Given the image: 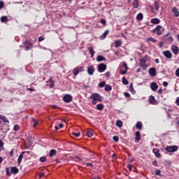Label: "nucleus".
Segmentation results:
<instances>
[{
    "instance_id": "6e6d98bb",
    "label": "nucleus",
    "mask_w": 179,
    "mask_h": 179,
    "mask_svg": "<svg viewBox=\"0 0 179 179\" xmlns=\"http://www.w3.org/2000/svg\"><path fill=\"white\" fill-rule=\"evenodd\" d=\"M124 96H125V97H127V99H129V97H131V94L128 92H124Z\"/></svg>"
},
{
    "instance_id": "f257e3e1",
    "label": "nucleus",
    "mask_w": 179,
    "mask_h": 179,
    "mask_svg": "<svg viewBox=\"0 0 179 179\" xmlns=\"http://www.w3.org/2000/svg\"><path fill=\"white\" fill-rule=\"evenodd\" d=\"M90 99H92V103L94 104V106H96V104H97V101H103V96H101L100 94L98 93H93L90 96Z\"/></svg>"
},
{
    "instance_id": "f03ea898",
    "label": "nucleus",
    "mask_w": 179,
    "mask_h": 179,
    "mask_svg": "<svg viewBox=\"0 0 179 179\" xmlns=\"http://www.w3.org/2000/svg\"><path fill=\"white\" fill-rule=\"evenodd\" d=\"M163 31H164V28H163V27H162V25L157 26L152 30V32L157 33V36H162V34H163Z\"/></svg>"
},
{
    "instance_id": "9d476101",
    "label": "nucleus",
    "mask_w": 179,
    "mask_h": 179,
    "mask_svg": "<svg viewBox=\"0 0 179 179\" xmlns=\"http://www.w3.org/2000/svg\"><path fill=\"white\" fill-rule=\"evenodd\" d=\"M171 51L175 54V55H178L179 53V48L178 46L173 45L171 46Z\"/></svg>"
},
{
    "instance_id": "c85d7f7f",
    "label": "nucleus",
    "mask_w": 179,
    "mask_h": 179,
    "mask_svg": "<svg viewBox=\"0 0 179 179\" xmlns=\"http://www.w3.org/2000/svg\"><path fill=\"white\" fill-rule=\"evenodd\" d=\"M96 110H99V111H101L102 110H104V105L103 103H99L96 105Z\"/></svg>"
},
{
    "instance_id": "a211bd4d",
    "label": "nucleus",
    "mask_w": 179,
    "mask_h": 179,
    "mask_svg": "<svg viewBox=\"0 0 179 179\" xmlns=\"http://www.w3.org/2000/svg\"><path fill=\"white\" fill-rule=\"evenodd\" d=\"M172 12H173V16L175 17H178V16H179V11H178V9L177 8L174 7L173 8V10H172Z\"/></svg>"
},
{
    "instance_id": "bb28decb",
    "label": "nucleus",
    "mask_w": 179,
    "mask_h": 179,
    "mask_svg": "<svg viewBox=\"0 0 179 179\" xmlns=\"http://www.w3.org/2000/svg\"><path fill=\"white\" fill-rule=\"evenodd\" d=\"M133 7L134 9H138V8H139V1H138V0H134L133 1Z\"/></svg>"
},
{
    "instance_id": "69168bd1",
    "label": "nucleus",
    "mask_w": 179,
    "mask_h": 179,
    "mask_svg": "<svg viewBox=\"0 0 179 179\" xmlns=\"http://www.w3.org/2000/svg\"><path fill=\"white\" fill-rule=\"evenodd\" d=\"M13 152H14L13 150H10V157H13Z\"/></svg>"
},
{
    "instance_id": "49530a36",
    "label": "nucleus",
    "mask_w": 179,
    "mask_h": 179,
    "mask_svg": "<svg viewBox=\"0 0 179 179\" xmlns=\"http://www.w3.org/2000/svg\"><path fill=\"white\" fill-rule=\"evenodd\" d=\"M3 145H5V143H3L2 140H0V148L2 149V150H5V148H3Z\"/></svg>"
},
{
    "instance_id": "864d4df0",
    "label": "nucleus",
    "mask_w": 179,
    "mask_h": 179,
    "mask_svg": "<svg viewBox=\"0 0 179 179\" xmlns=\"http://www.w3.org/2000/svg\"><path fill=\"white\" fill-rule=\"evenodd\" d=\"M38 176H39V178H43V177L45 176V173H43V172L39 173Z\"/></svg>"
},
{
    "instance_id": "c03bdc74",
    "label": "nucleus",
    "mask_w": 179,
    "mask_h": 179,
    "mask_svg": "<svg viewBox=\"0 0 179 179\" xmlns=\"http://www.w3.org/2000/svg\"><path fill=\"white\" fill-rule=\"evenodd\" d=\"M40 162H41V163H45V162H47V157H41L40 158Z\"/></svg>"
},
{
    "instance_id": "4468645a",
    "label": "nucleus",
    "mask_w": 179,
    "mask_h": 179,
    "mask_svg": "<svg viewBox=\"0 0 179 179\" xmlns=\"http://www.w3.org/2000/svg\"><path fill=\"white\" fill-rule=\"evenodd\" d=\"M163 54L166 58H173V54H171L170 50H166L163 52Z\"/></svg>"
},
{
    "instance_id": "a18cd8bd",
    "label": "nucleus",
    "mask_w": 179,
    "mask_h": 179,
    "mask_svg": "<svg viewBox=\"0 0 179 179\" xmlns=\"http://www.w3.org/2000/svg\"><path fill=\"white\" fill-rule=\"evenodd\" d=\"M127 71H128V69H127L125 70H122V67H121V69H120L121 75H125V73H127Z\"/></svg>"
},
{
    "instance_id": "72a5a7b5",
    "label": "nucleus",
    "mask_w": 179,
    "mask_h": 179,
    "mask_svg": "<svg viewBox=\"0 0 179 179\" xmlns=\"http://www.w3.org/2000/svg\"><path fill=\"white\" fill-rule=\"evenodd\" d=\"M108 33H110V31L108 30L105 31V32L101 36V38L102 40H104V38H106L107 36H108Z\"/></svg>"
},
{
    "instance_id": "e2e57ef3",
    "label": "nucleus",
    "mask_w": 179,
    "mask_h": 179,
    "mask_svg": "<svg viewBox=\"0 0 179 179\" xmlns=\"http://www.w3.org/2000/svg\"><path fill=\"white\" fill-rule=\"evenodd\" d=\"M176 76H178V78H179V68L176 71Z\"/></svg>"
},
{
    "instance_id": "6ab92c4d",
    "label": "nucleus",
    "mask_w": 179,
    "mask_h": 179,
    "mask_svg": "<svg viewBox=\"0 0 179 179\" xmlns=\"http://www.w3.org/2000/svg\"><path fill=\"white\" fill-rule=\"evenodd\" d=\"M85 134L88 138H92V136H93V130L88 129L85 131Z\"/></svg>"
},
{
    "instance_id": "0eeeda50",
    "label": "nucleus",
    "mask_w": 179,
    "mask_h": 179,
    "mask_svg": "<svg viewBox=\"0 0 179 179\" xmlns=\"http://www.w3.org/2000/svg\"><path fill=\"white\" fill-rule=\"evenodd\" d=\"M72 99L73 97L71 94H65L63 96V101H64V103H71V101H72Z\"/></svg>"
},
{
    "instance_id": "de8ad7c7",
    "label": "nucleus",
    "mask_w": 179,
    "mask_h": 179,
    "mask_svg": "<svg viewBox=\"0 0 179 179\" xmlns=\"http://www.w3.org/2000/svg\"><path fill=\"white\" fill-rule=\"evenodd\" d=\"M6 176H8V177H10V176H12V173H10V171H9V168H7L6 169Z\"/></svg>"
},
{
    "instance_id": "20e7f679",
    "label": "nucleus",
    "mask_w": 179,
    "mask_h": 179,
    "mask_svg": "<svg viewBox=\"0 0 179 179\" xmlns=\"http://www.w3.org/2000/svg\"><path fill=\"white\" fill-rule=\"evenodd\" d=\"M165 150H166V152H169V153H173L178 150V146L177 145L166 146L165 148Z\"/></svg>"
},
{
    "instance_id": "dca6fc26",
    "label": "nucleus",
    "mask_w": 179,
    "mask_h": 179,
    "mask_svg": "<svg viewBox=\"0 0 179 179\" xmlns=\"http://www.w3.org/2000/svg\"><path fill=\"white\" fill-rule=\"evenodd\" d=\"M11 174H17L19 173V169L16 166H13L10 168Z\"/></svg>"
},
{
    "instance_id": "58836bf2",
    "label": "nucleus",
    "mask_w": 179,
    "mask_h": 179,
    "mask_svg": "<svg viewBox=\"0 0 179 179\" xmlns=\"http://www.w3.org/2000/svg\"><path fill=\"white\" fill-rule=\"evenodd\" d=\"M122 82L123 85H128L129 83V82H128V80H127V78L125 77H123L122 78Z\"/></svg>"
},
{
    "instance_id": "f3484780",
    "label": "nucleus",
    "mask_w": 179,
    "mask_h": 179,
    "mask_svg": "<svg viewBox=\"0 0 179 179\" xmlns=\"http://www.w3.org/2000/svg\"><path fill=\"white\" fill-rule=\"evenodd\" d=\"M87 73H89V75H93V73H94V66H90V67H88Z\"/></svg>"
},
{
    "instance_id": "ea45409f",
    "label": "nucleus",
    "mask_w": 179,
    "mask_h": 179,
    "mask_svg": "<svg viewBox=\"0 0 179 179\" xmlns=\"http://www.w3.org/2000/svg\"><path fill=\"white\" fill-rule=\"evenodd\" d=\"M13 130L15 131H20V126H19V124L14 125Z\"/></svg>"
},
{
    "instance_id": "c9c22d12",
    "label": "nucleus",
    "mask_w": 179,
    "mask_h": 179,
    "mask_svg": "<svg viewBox=\"0 0 179 179\" xmlns=\"http://www.w3.org/2000/svg\"><path fill=\"white\" fill-rule=\"evenodd\" d=\"M1 22H2V23H6V22H8V16H2L1 17Z\"/></svg>"
},
{
    "instance_id": "473e14b6",
    "label": "nucleus",
    "mask_w": 179,
    "mask_h": 179,
    "mask_svg": "<svg viewBox=\"0 0 179 179\" xmlns=\"http://www.w3.org/2000/svg\"><path fill=\"white\" fill-rule=\"evenodd\" d=\"M129 90H130L131 93H132V94H136V91H135V90L134 89V84H132V83H130Z\"/></svg>"
},
{
    "instance_id": "5fc2aeb1",
    "label": "nucleus",
    "mask_w": 179,
    "mask_h": 179,
    "mask_svg": "<svg viewBox=\"0 0 179 179\" xmlns=\"http://www.w3.org/2000/svg\"><path fill=\"white\" fill-rule=\"evenodd\" d=\"M38 40L39 42H41V41H44L45 40V38L43 36H39L38 38Z\"/></svg>"
},
{
    "instance_id": "a19ab883",
    "label": "nucleus",
    "mask_w": 179,
    "mask_h": 179,
    "mask_svg": "<svg viewBox=\"0 0 179 179\" xmlns=\"http://www.w3.org/2000/svg\"><path fill=\"white\" fill-rule=\"evenodd\" d=\"M155 176H159V177H162V176L163 175L162 174V171H160V170L157 169L155 171Z\"/></svg>"
},
{
    "instance_id": "0e129e2a",
    "label": "nucleus",
    "mask_w": 179,
    "mask_h": 179,
    "mask_svg": "<svg viewBox=\"0 0 179 179\" xmlns=\"http://www.w3.org/2000/svg\"><path fill=\"white\" fill-rule=\"evenodd\" d=\"M105 76H106V78H110V71L106 72V73H105Z\"/></svg>"
},
{
    "instance_id": "338daca9",
    "label": "nucleus",
    "mask_w": 179,
    "mask_h": 179,
    "mask_svg": "<svg viewBox=\"0 0 179 179\" xmlns=\"http://www.w3.org/2000/svg\"><path fill=\"white\" fill-rule=\"evenodd\" d=\"M176 103L177 106H179V96L178 98H176Z\"/></svg>"
},
{
    "instance_id": "09e8293b",
    "label": "nucleus",
    "mask_w": 179,
    "mask_h": 179,
    "mask_svg": "<svg viewBox=\"0 0 179 179\" xmlns=\"http://www.w3.org/2000/svg\"><path fill=\"white\" fill-rule=\"evenodd\" d=\"M159 3L157 1H155V9L157 10H159Z\"/></svg>"
},
{
    "instance_id": "423d86ee",
    "label": "nucleus",
    "mask_w": 179,
    "mask_h": 179,
    "mask_svg": "<svg viewBox=\"0 0 179 179\" xmlns=\"http://www.w3.org/2000/svg\"><path fill=\"white\" fill-rule=\"evenodd\" d=\"M24 45L25 47V51H29V50H31V48H33V43L30 42V41H24Z\"/></svg>"
},
{
    "instance_id": "f704fd0d",
    "label": "nucleus",
    "mask_w": 179,
    "mask_h": 179,
    "mask_svg": "<svg viewBox=\"0 0 179 179\" xmlns=\"http://www.w3.org/2000/svg\"><path fill=\"white\" fill-rule=\"evenodd\" d=\"M113 90V87L110 85H105V92H111Z\"/></svg>"
},
{
    "instance_id": "e433bc0d",
    "label": "nucleus",
    "mask_w": 179,
    "mask_h": 179,
    "mask_svg": "<svg viewBox=\"0 0 179 179\" xmlns=\"http://www.w3.org/2000/svg\"><path fill=\"white\" fill-rule=\"evenodd\" d=\"M32 122H33V125H34V128H36V127H37V125H38V120H36V119H32Z\"/></svg>"
},
{
    "instance_id": "1a4fd4ad",
    "label": "nucleus",
    "mask_w": 179,
    "mask_h": 179,
    "mask_svg": "<svg viewBox=\"0 0 179 179\" xmlns=\"http://www.w3.org/2000/svg\"><path fill=\"white\" fill-rule=\"evenodd\" d=\"M107 69V65L106 64L101 63L98 66L99 72H104Z\"/></svg>"
},
{
    "instance_id": "37998d69",
    "label": "nucleus",
    "mask_w": 179,
    "mask_h": 179,
    "mask_svg": "<svg viewBox=\"0 0 179 179\" xmlns=\"http://www.w3.org/2000/svg\"><path fill=\"white\" fill-rule=\"evenodd\" d=\"M71 135H73V136H76V138H79V136H80V132H72Z\"/></svg>"
},
{
    "instance_id": "774afa93",
    "label": "nucleus",
    "mask_w": 179,
    "mask_h": 179,
    "mask_svg": "<svg viewBox=\"0 0 179 179\" xmlns=\"http://www.w3.org/2000/svg\"><path fill=\"white\" fill-rule=\"evenodd\" d=\"M91 179H101V178H100V176H94L91 178Z\"/></svg>"
},
{
    "instance_id": "4d7b16f0",
    "label": "nucleus",
    "mask_w": 179,
    "mask_h": 179,
    "mask_svg": "<svg viewBox=\"0 0 179 179\" xmlns=\"http://www.w3.org/2000/svg\"><path fill=\"white\" fill-rule=\"evenodd\" d=\"M152 166H154L155 167H157L158 164H157V161H153L152 162Z\"/></svg>"
},
{
    "instance_id": "39448f33",
    "label": "nucleus",
    "mask_w": 179,
    "mask_h": 179,
    "mask_svg": "<svg viewBox=\"0 0 179 179\" xmlns=\"http://www.w3.org/2000/svg\"><path fill=\"white\" fill-rule=\"evenodd\" d=\"M146 62H148L147 57H144L142 59H141L140 63H139L140 67L143 68L144 69L148 68V65H146Z\"/></svg>"
},
{
    "instance_id": "c756f323",
    "label": "nucleus",
    "mask_w": 179,
    "mask_h": 179,
    "mask_svg": "<svg viewBox=\"0 0 179 179\" xmlns=\"http://www.w3.org/2000/svg\"><path fill=\"white\" fill-rule=\"evenodd\" d=\"M136 20L138 22H141V20H143V14H142L141 13H138L136 16Z\"/></svg>"
},
{
    "instance_id": "412c9836",
    "label": "nucleus",
    "mask_w": 179,
    "mask_h": 179,
    "mask_svg": "<svg viewBox=\"0 0 179 179\" xmlns=\"http://www.w3.org/2000/svg\"><path fill=\"white\" fill-rule=\"evenodd\" d=\"M24 153H26L25 152H22L20 155L18 157L17 159V164H20V163H22V160H23V156L24 155Z\"/></svg>"
},
{
    "instance_id": "2eb2a0df",
    "label": "nucleus",
    "mask_w": 179,
    "mask_h": 179,
    "mask_svg": "<svg viewBox=\"0 0 179 179\" xmlns=\"http://www.w3.org/2000/svg\"><path fill=\"white\" fill-rule=\"evenodd\" d=\"M135 142L138 143L141 141V131H136L135 133Z\"/></svg>"
},
{
    "instance_id": "13d9d810",
    "label": "nucleus",
    "mask_w": 179,
    "mask_h": 179,
    "mask_svg": "<svg viewBox=\"0 0 179 179\" xmlns=\"http://www.w3.org/2000/svg\"><path fill=\"white\" fill-rule=\"evenodd\" d=\"M125 67V69H129L128 65H127V63L125 62H123V66H122V68Z\"/></svg>"
},
{
    "instance_id": "603ef678",
    "label": "nucleus",
    "mask_w": 179,
    "mask_h": 179,
    "mask_svg": "<svg viewBox=\"0 0 179 179\" xmlns=\"http://www.w3.org/2000/svg\"><path fill=\"white\" fill-rule=\"evenodd\" d=\"M113 141H114L115 142H118V141H120V138H119L118 136H114L113 137Z\"/></svg>"
},
{
    "instance_id": "6e6552de",
    "label": "nucleus",
    "mask_w": 179,
    "mask_h": 179,
    "mask_svg": "<svg viewBox=\"0 0 179 179\" xmlns=\"http://www.w3.org/2000/svg\"><path fill=\"white\" fill-rule=\"evenodd\" d=\"M83 71V67H82V66L76 67L73 70V75L74 76H78V75L79 74V72H82Z\"/></svg>"
},
{
    "instance_id": "3c124183",
    "label": "nucleus",
    "mask_w": 179,
    "mask_h": 179,
    "mask_svg": "<svg viewBox=\"0 0 179 179\" xmlns=\"http://www.w3.org/2000/svg\"><path fill=\"white\" fill-rule=\"evenodd\" d=\"M100 23H101V24H103V26H106V24H107V22L106 21V20L101 18L100 20Z\"/></svg>"
},
{
    "instance_id": "7ed1b4c3",
    "label": "nucleus",
    "mask_w": 179,
    "mask_h": 179,
    "mask_svg": "<svg viewBox=\"0 0 179 179\" xmlns=\"http://www.w3.org/2000/svg\"><path fill=\"white\" fill-rule=\"evenodd\" d=\"M169 35H170V33H168L167 34L163 36V39L164 40L165 43H166V44H171V43L174 41V38H173V36Z\"/></svg>"
},
{
    "instance_id": "9b49d317",
    "label": "nucleus",
    "mask_w": 179,
    "mask_h": 179,
    "mask_svg": "<svg viewBox=\"0 0 179 179\" xmlns=\"http://www.w3.org/2000/svg\"><path fill=\"white\" fill-rule=\"evenodd\" d=\"M150 87L153 92H156V90L159 89V85H157V83L156 82H152L151 83Z\"/></svg>"
},
{
    "instance_id": "bf43d9fd",
    "label": "nucleus",
    "mask_w": 179,
    "mask_h": 179,
    "mask_svg": "<svg viewBox=\"0 0 179 179\" xmlns=\"http://www.w3.org/2000/svg\"><path fill=\"white\" fill-rule=\"evenodd\" d=\"M163 86H164V87H167V86H169V83L164 81L162 83Z\"/></svg>"
},
{
    "instance_id": "8fccbe9b",
    "label": "nucleus",
    "mask_w": 179,
    "mask_h": 179,
    "mask_svg": "<svg viewBox=\"0 0 179 179\" xmlns=\"http://www.w3.org/2000/svg\"><path fill=\"white\" fill-rule=\"evenodd\" d=\"M99 87H104V86H106V82L102 81V82L99 83Z\"/></svg>"
},
{
    "instance_id": "aec40b11",
    "label": "nucleus",
    "mask_w": 179,
    "mask_h": 179,
    "mask_svg": "<svg viewBox=\"0 0 179 179\" xmlns=\"http://www.w3.org/2000/svg\"><path fill=\"white\" fill-rule=\"evenodd\" d=\"M153 153L155 155L156 157H160V150L157 148L152 150Z\"/></svg>"
},
{
    "instance_id": "052dcab7",
    "label": "nucleus",
    "mask_w": 179,
    "mask_h": 179,
    "mask_svg": "<svg viewBox=\"0 0 179 179\" xmlns=\"http://www.w3.org/2000/svg\"><path fill=\"white\" fill-rule=\"evenodd\" d=\"M4 3L3 1H0V9H2L3 8Z\"/></svg>"
},
{
    "instance_id": "ddd939ff",
    "label": "nucleus",
    "mask_w": 179,
    "mask_h": 179,
    "mask_svg": "<svg viewBox=\"0 0 179 179\" xmlns=\"http://www.w3.org/2000/svg\"><path fill=\"white\" fill-rule=\"evenodd\" d=\"M149 74L150 76H156L157 73H156V69L155 67H152L149 69Z\"/></svg>"
},
{
    "instance_id": "393cba45",
    "label": "nucleus",
    "mask_w": 179,
    "mask_h": 179,
    "mask_svg": "<svg viewBox=\"0 0 179 179\" xmlns=\"http://www.w3.org/2000/svg\"><path fill=\"white\" fill-rule=\"evenodd\" d=\"M151 23H152V24H159V23H160V20L159 18H152L151 20Z\"/></svg>"
},
{
    "instance_id": "b1692460",
    "label": "nucleus",
    "mask_w": 179,
    "mask_h": 179,
    "mask_svg": "<svg viewBox=\"0 0 179 179\" xmlns=\"http://www.w3.org/2000/svg\"><path fill=\"white\" fill-rule=\"evenodd\" d=\"M96 61L98 62H101V61H106V59L103 55H99L96 57Z\"/></svg>"
},
{
    "instance_id": "4c0bfd02",
    "label": "nucleus",
    "mask_w": 179,
    "mask_h": 179,
    "mask_svg": "<svg viewBox=\"0 0 179 179\" xmlns=\"http://www.w3.org/2000/svg\"><path fill=\"white\" fill-rule=\"evenodd\" d=\"M116 126L118 127L119 128H121V127H122V121L117 120L116 121Z\"/></svg>"
},
{
    "instance_id": "680f3d73",
    "label": "nucleus",
    "mask_w": 179,
    "mask_h": 179,
    "mask_svg": "<svg viewBox=\"0 0 179 179\" xmlns=\"http://www.w3.org/2000/svg\"><path fill=\"white\" fill-rule=\"evenodd\" d=\"M158 94H162L163 93V89L160 88L158 92H157Z\"/></svg>"
},
{
    "instance_id": "79ce46f5",
    "label": "nucleus",
    "mask_w": 179,
    "mask_h": 179,
    "mask_svg": "<svg viewBox=\"0 0 179 179\" xmlns=\"http://www.w3.org/2000/svg\"><path fill=\"white\" fill-rule=\"evenodd\" d=\"M147 41H152V43H156V41H157L156 39L152 38V37H149L147 38Z\"/></svg>"
},
{
    "instance_id": "5701e85b",
    "label": "nucleus",
    "mask_w": 179,
    "mask_h": 179,
    "mask_svg": "<svg viewBox=\"0 0 179 179\" xmlns=\"http://www.w3.org/2000/svg\"><path fill=\"white\" fill-rule=\"evenodd\" d=\"M143 127V124H142V122H138L136 124V128L137 129H139V131H142Z\"/></svg>"
},
{
    "instance_id": "4be33fe9",
    "label": "nucleus",
    "mask_w": 179,
    "mask_h": 179,
    "mask_svg": "<svg viewBox=\"0 0 179 179\" xmlns=\"http://www.w3.org/2000/svg\"><path fill=\"white\" fill-rule=\"evenodd\" d=\"M87 50L91 55V58H93V57H94V50H93V47H88Z\"/></svg>"
},
{
    "instance_id": "f8f14e48",
    "label": "nucleus",
    "mask_w": 179,
    "mask_h": 179,
    "mask_svg": "<svg viewBox=\"0 0 179 179\" xmlns=\"http://www.w3.org/2000/svg\"><path fill=\"white\" fill-rule=\"evenodd\" d=\"M149 102L150 104H153L155 106H156V104H157V101H156V99L155 98V96H150L149 97Z\"/></svg>"
},
{
    "instance_id": "cd10ccee",
    "label": "nucleus",
    "mask_w": 179,
    "mask_h": 179,
    "mask_svg": "<svg viewBox=\"0 0 179 179\" xmlns=\"http://www.w3.org/2000/svg\"><path fill=\"white\" fill-rule=\"evenodd\" d=\"M57 155V150L52 149L50 151L49 156L50 157H53V156H55Z\"/></svg>"
},
{
    "instance_id": "7c9ffc66",
    "label": "nucleus",
    "mask_w": 179,
    "mask_h": 179,
    "mask_svg": "<svg viewBox=\"0 0 179 179\" xmlns=\"http://www.w3.org/2000/svg\"><path fill=\"white\" fill-rule=\"evenodd\" d=\"M121 45H122V42H121V41L117 40L115 41V47L116 48H118V47H121Z\"/></svg>"
},
{
    "instance_id": "2f4dec72",
    "label": "nucleus",
    "mask_w": 179,
    "mask_h": 179,
    "mask_svg": "<svg viewBox=\"0 0 179 179\" xmlns=\"http://www.w3.org/2000/svg\"><path fill=\"white\" fill-rule=\"evenodd\" d=\"M48 82L50 83V88L52 89V87H54V85L55 83V81H54V80H52L51 78H49Z\"/></svg>"
},
{
    "instance_id": "a878e982",
    "label": "nucleus",
    "mask_w": 179,
    "mask_h": 179,
    "mask_svg": "<svg viewBox=\"0 0 179 179\" xmlns=\"http://www.w3.org/2000/svg\"><path fill=\"white\" fill-rule=\"evenodd\" d=\"M0 120H2L3 122H7V124H9V120H8V117L3 115H0Z\"/></svg>"
}]
</instances>
